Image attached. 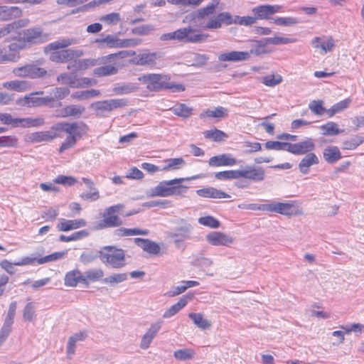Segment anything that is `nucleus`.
Returning <instances> with one entry per match:
<instances>
[{
    "instance_id": "13",
    "label": "nucleus",
    "mask_w": 364,
    "mask_h": 364,
    "mask_svg": "<svg viewBox=\"0 0 364 364\" xmlns=\"http://www.w3.org/2000/svg\"><path fill=\"white\" fill-rule=\"evenodd\" d=\"M206 241L213 246H230L234 242V238L230 235L218 231L209 232L205 236Z\"/></svg>"
},
{
    "instance_id": "36",
    "label": "nucleus",
    "mask_w": 364,
    "mask_h": 364,
    "mask_svg": "<svg viewBox=\"0 0 364 364\" xmlns=\"http://www.w3.org/2000/svg\"><path fill=\"white\" fill-rule=\"evenodd\" d=\"M218 5L219 0H212L206 6L198 9L196 18L203 19L213 15L215 14Z\"/></svg>"
},
{
    "instance_id": "10",
    "label": "nucleus",
    "mask_w": 364,
    "mask_h": 364,
    "mask_svg": "<svg viewBox=\"0 0 364 364\" xmlns=\"http://www.w3.org/2000/svg\"><path fill=\"white\" fill-rule=\"evenodd\" d=\"M0 120L5 124H11L13 127H33L44 124V119L42 117L14 118L8 113L0 114Z\"/></svg>"
},
{
    "instance_id": "51",
    "label": "nucleus",
    "mask_w": 364,
    "mask_h": 364,
    "mask_svg": "<svg viewBox=\"0 0 364 364\" xmlns=\"http://www.w3.org/2000/svg\"><path fill=\"white\" fill-rule=\"evenodd\" d=\"M36 318V306L33 302H28L23 310V318L24 321L30 322Z\"/></svg>"
},
{
    "instance_id": "59",
    "label": "nucleus",
    "mask_w": 364,
    "mask_h": 364,
    "mask_svg": "<svg viewBox=\"0 0 364 364\" xmlns=\"http://www.w3.org/2000/svg\"><path fill=\"white\" fill-rule=\"evenodd\" d=\"M104 276V272L101 269H92L87 270L85 272L83 277L85 278V282L86 280L97 281L99 280Z\"/></svg>"
},
{
    "instance_id": "33",
    "label": "nucleus",
    "mask_w": 364,
    "mask_h": 364,
    "mask_svg": "<svg viewBox=\"0 0 364 364\" xmlns=\"http://www.w3.org/2000/svg\"><path fill=\"white\" fill-rule=\"evenodd\" d=\"M139 85L134 82H127L122 85L117 84L113 87V92L117 95H128L139 90Z\"/></svg>"
},
{
    "instance_id": "8",
    "label": "nucleus",
    "mask_w": 364,
    "mask_h": 364,
    "mask_svg": "<svg viewBox=\"0 0 364 364\" xmlns=\"http://www.w3.org/2000/svg\"><path fill=\"white\" fill-rule=\"evenodd\" d=\"M12 73L17 77L31 79H43L50 76L47 70L41 68L39 63H30L16 68Z\"/></svg>"
},
{
    "instance_id": "45",
    "label": "nucleus",
    "mask_w": 364,
    "mask_h": 364,
    "mask_svg": "<svg viewBox=\"0 0 364 364\" xmlns=\"http://www.w3.org/2000/svg\"><path fill=\"white\" fill-rule=\"evenodd\" d=\"M363 143H364V136L356 135L351 139L343 141L342 143V149L346 150H354Z\"/></svg>"
},
{
    "instance_id": "25",
    "label": "nucleus",
    "mask_w": 364,
    "mask_h": 364,
    "mask_svg": "<svg viewBox=\"0 0 364 364\" xmlns=\"http://www.w3.org/2000/svg\"><path fill=\"white\" fill-rule=\"evenodd\" d=\"M10 53L9 54H0L1 63L15 62L19 59L18 51L23 48V43L14 42L9 46Z\"/></svg>"
},
{
    "instance_id": "44",
    "label": "nucleus",
    "mask_w": 364,
    "mask_h": 364,
    "mask_svg": "<svg viewBox=\"0 0 364 364\" xmlns=\"http://www.w3.org/2000/svg\"><path fill=\"white\" fill-rule=\"evenodd\" d=\"M351 100L348 98L333 105L330 109H326V113L331 117L336 114L341 112L348 108L350 104Z\"/></svg>"
},
{
    "instance_id": "17",
    "label": "nucleus",
    "mask_w": 364,
    "mask_h": 364,
    "mask_svg": "<svg viewBox=\"0 0 364 364\" xmlns=\"http://www.w3.org/2000/svg\"><path fill=\"white\" fill-rule=\"evenodd\" d=\"M162 321H157L151 325L146 333L141 337L139 347L142 350H146L149 348L152 341L157 335L161 328Z\"/></svg>"
},
{
    "instance_id": "48",
    "label": "nucleus",
    "mask_w": 364,
    "mask_h": 364,
    "mask_svg": "<svg viewBox=\"0 0 364 364\" xmlns=\"http://www.w3.org/2000/svg\"><path fill=\"white\" fill-rule=\"evenodd\" d=\"M195 351L191 348L179 349L173 353V357L181 361L192 360L195 357Z\"/></svg>"
},
{
    "instance_id": "30",
    "label": "nucleus",
    "mask_w": 364,
    "mask_h": 364,
    "mask_svg": "<svg viewBox=\"0 0 364 364\" xmlns=\"http://www.w3.org/2000/svg\"><path fill=\"white\" fill-rule=\"evenodd\" d=\"M267 43L264 38L261 40H253L250 41V50L247 51L249 58L252 55L259 56L268 53Z\"/></svg>"
},
{
    "instance_id": "43",
    "label": "nucleus",
    "mask_w": 364,
    "mask_h": 364,
    "mask_svg": "<svg viewBox=\"0 0 364 364\" xmlns=\"http://www.w3.org/2000/svg\"><path fill=\"white\" fill-rule=\"evenodd\" d=\"M188 316L194 324L201 329H207L211 326L210 322L204 318L203 315L200 313H190Z\"/></svg>"
},
{
    "instance_id": "61",
    "label": "nucleus",
    "mask_w": 364,
    "mask_h": 364,
    "mask_svg": "<svg viewBox=\"0 0 364 364\" xmlns=\"http://www.w3.org/2000/svg\"><path fill=\"white\" fill-rule=\"evenodd\" d=\"M204 135L205 138L212 139L215 141H220L223 140L224 137H227V134L225 132L217 129L206 131Z\"/></svg>"
},
{
    "instance_id": "23",
    "label": "nucleus",
    "mask_w": 364,
    "mask_h": 364,
    "mask_svg": "<svg viewBox=\"0 0 364 364\" xmlns=\"http://www.w3.org/2000/svg\"><path fill=\"white\" fill-rule=\"evenodd\" d=\"M85 111V107L80 105H67L58 110V117H73L75 118L80 117Z\"/></svg>"
},
{
    "instance_id": "29",
    "label": "nucleus",
    "mask_w": 364,
    "mask_h": 364,
    "mask_svg": "<svg viewBox=\"0 0 364 364\" xmlns=\"http://www.w3.org/2000/svg\"><path fill=\"white\" fill-rule=\"evenodd\" d=\"M192 299V296L183 295L182 296L178 301L172 305L163 314V317L165 318H171L181 311L188 302Z\"/></svg>"
},
{
    "instance_id": "34",
    "label": "nucleus",
    "mask_w": 364,
    "mask_h": 364,
    "mask_svg": "<svg viewBox=\"0 0 364 364\" xmlns=\"http://www.w3.org/2000/svg\"><path fill=\"white\" fill-rule=\"evenodd\" d=\"M81 282L85 283V278L82 275L80 271L75 269L68 272L65 277V285L68 287H75L77 283Z\"/></svg>"
},
{
    "instance_id": "4",
    "label": "nucleus",
    "mask_w": 364,
    "mask_h": 364,
    "mask_svg": "<svg viewBox=\"0 0 364 364\" xmlns=\"http://www.w3.org/2000/svg\"><path fill=\"white\" fill-rule=\"evenodd\" d=\"M171 223L174 227L168 232V237L173 240L176 247H179L182 242L191 238L193 227L186 219L181 218L173 219Z\"/></svg>"
},
{
    "instance_id": "31",
    "label": "nucleus",
    "mask_w": 364,
    "mask_h": 364,
    "mask_svg": "<svg viewBox=\"0 0 364 364\" xmlns=\"http://www.w3.org/2000/svg\"><path fill=\"white\" fill-rule=\"evenodd\" d=\"M323 156L328 164H335L342 158L341 153L336 146H328L323 149Z\"/></svg>"
},
{
    "instance_id": "58",
    "label": "nucleus",
    "mask_w": 364,
    "mask_h": 364,
    "mask_svg": "<svg viewBox=\"0 0 364 364\" xmlns=\"http://www.w3.org/2000/svg\"><path fill=\"white\" fill-rule=\"evenodd\" d=\"M94 65V61L91 59H82L75 60L72 66L68 65V68L70 69L73 68L75 70H85L89 67Z\"/></svg>"
},
{
    "instance_id": "22",
    "label": "nucleus",
    "mask_w": 364,
    "mask_h": 364,
    "mask_svg": "<svg viewBox=\"0 0 364 364\" xmlns=\"http://www.w3.org/2000/svg\"><path fill=\"white\" fill-rule=\"evenodd\" d=\"M21 15L22 10L18 6H0V21H11Z\"/></svg>"
},
{
    "instance_id": "28",
    "label": "nucleus",
    "mask_w": 364,
    "mask_h": 364,
    "mask_svg": "<svg viewBox=\"0 0 364 364\" xmlns=\"http://www.w3.org/2000/svg\"><path fill=\"white\" fill-rule=\"evenodd\" d=\"M86 336L85 333L78 332L69 337L66 347V354L69 359H71L75 353L76 343L84 341Z\"/></svg>"
},
{
    "instance_id": "14",
    "label": "nucleus",
    "mask_w": 364,
    "mask_h": 364,
    "mask_svg": "<svg viewBox=\"0 0 364 364\" xmlns=\"http://www.w3.org/2000/svg\"><path fill=\"white\" fill-rule=\"evenodd\" d=\"M282 6L280 5H259L254 7L252 12L257 19H269L270 16L276 13L282 12Z\"/></svg>"
},
{
    "instance_id": "53",
    "label": "nucleus",
    "mask_w": 364,
    "mask_h": 364,
    "mask_svg": "<svg viewBox=\"0 0 364 364\" xmlns=\"http://www.w3.org/2000/svg\"><path fill=\"white\" fill-rule=\"evenodd\" d=\"M89 235L88 232L85 230H80L74 232L70 236H65L64 235H61L59 237V240L60 242H70V241H76L81 240L87 237Z\"/></svg>"
},
{
    "instance_id": "57",
    "label": "nucleus",
    "mask_w": 364,
    "mask_h": 364,
    "mask_svg": "<svg viewBox=\"0 0 364 364\" xmlns=\"http://www.w3.org/2000/svg\"><path fill=\"white\" fill-rule=\"evenodd\" d=\"M267 43V45H280V44H288L296 42V38H286V37H280V36H274L271 38H264Z\"/></svg>"
},
{
    "instance_id": "15",
    "label": "nucleus",
    "mask_w": 364,
    "mask_h": 364,
    "mask_svg": "<svg viewBox=\"0 0 364 364\" xmlns=\"http://www.w3.org/2000/svg\"><path fill=\"white\" fill-rule=\"evenodd\" d=\"M316 147L315 142L311 138H306L305 140L299 141L298 143L291 144L289 143V151L291 154L294 155H304L314 150Z\"/></svg>"
},
{
    "instance_id": "11",
    "label": "nucleus",
    "mask_w": 364,
    "mask_h": 364,
    "mask_svg": "<svg viewBox=\"0 0 364 364\" xmlns=\"http://www.w3.org/2000/svg\"><path fill=\"white\" fill-rule=\"evenodd\" d=\"M43 93L41 92H35L31 93L24 96L23 97L19 98L16 101V104L20 106L32 107H41L43 105H48L51 102H54L53 97H36L37 94Z\"/></svg>"
},
{
    "instance_id": "27",
    "label": "nucleus",
    "mask_w": 364,
    "mask_h": 364,
    "mask_svg": "<svg viewBox=\"0 0 364 364\" xmlns=\"http://www.w3.org/2000/svg\"><path fill=\"white\" fill-rule=\"evenodd\" d=\"M220 61L239 62L249 59V54L247 51H231L221 53L218 56Z\"/></svg>"
},
{
    "instance_id": "41",
    "label": "nucleus",
    "mask_w": 364,
    "mask_h": 364,
    "mask_svg": "<svg viewBox=\"0 0 364 364\" xmlns=\"http://www.w3.org/2000/svg\"><path fill=\"white\" fill-rule=\"evenodd\" d=\"M100 95V92L98 90H82V91H77L75 92H73L71 95V97L73 99L78 100H85L90 98H93L95 97H98Z\"/></svg>"
},
{
    "instance_id": "46",
    "label": "nucleus",
    "mask_w": 364,
    "mask_h": 364,
    "mask_svg": "<svg viewBox=\"0 0 364 364\" xmlns=\"http://www.w3.org/2000/svg\"><path fill=\"white\" fill-rule=\"evenodd\" d=\"M282 81V76L277 73L270 74L261 78L262 83L269 87H274L279 85Z\"/></svg>"
},
{
    "instance_id": "18",
    "label": "nucleus",
    "mask_w": 364,
    "mask_h": 364,
    "mask_svg": "<svg viewBox=\"0 0 364 364\" xmlns=\"http://www.w3.org/2000/svg\"><path fill=\"white\" fill-rule=\"evenodd\" d=\"M161 58V53H142L136 55L133 62L137 65L154 67L156 65V60Z\"/></svg>"
},
{
    "instance_id": "21",
    "label": "nucleus",
    "mask_w": 364,
    "mask_h": 364,
    "mask_svg": "<svg viewBox=\"0 0 364 364\" xmlns=\"http://www.w3.org/2000/svg\"><path fill=\"white\" fill-rule=\"evenodd\" d=\"M311 45L316 49L321 48L324 53L331 51L335 47L334 40L331 36L315 37L311 40Z\"/></svg>"
},
{
    "instance_id": "39",
    "label": "nucleus",
    "mask_w": 364,
    "mask_h": 364,
    "mask_svg": "<svg viewBox=\"0 0 364 364\" xmlns=\"http://www.w3.org/2000/svg\"><path fill=\"white\" fill-rule=\"evenodd\" d=\"M3 87L17 92H23L29 87V83L26 80H16L4 82Z\"/></svg>"
},
{
    "instance_id": "64",
    "label": "nucleus",
    "mask_w": 364,
    "mask_h": 364,
    "mask_svg": "<svg viewBox=\"0 0 364 364\" xmlns=\"http://www.w3.org/2000/svg\"><path fill=\"white\" fill-rule=\"evenodd\" d=\"M120 20L119 14L115 12L106 14L100 18L101 21L108 25H116Z\"/></svg>"
},
{
    "instance_id": "47",
    "label": "nucleus",
    "mask_w": 364,
    "mask_h": 364,
    "mask_svg": "<svg viewBox=\"0 0 364 364\" xmlns=\"http://www.w3.org/2000/svg\"><path fill=\"white\" fill-rule=\"evenodd\" d=\"M170 110L176 115L183 118L189 117L193 111V108L188 107L185 104H178L171 107Z\"/></svg>"
},
{
    "instance_id": "63",
    "label": "nucleus",
    "mask_w": 364,
    "mask_h": 364,
    "mask_svg": "<svg viewBox=\"0 0 364 364\" xmlns=\"http://www.w3.org/2000/svg\"><path fill=\"white\" fill-rule=\"evenodd\" d=\"M66 255V252H56L51 255L45 256L42 258L38 259L37 262L38 264H43L52 261L58 260L63 259Z\"/></svg>"
},
{
    "instance_id": "38",
    "label": "nucleus",
    "mask_w": 364,
    "mask_h": 364,
    "mask_svg": "<svg viewBox=\"0 0 364 364\" xmlns=\"http://www.w3.org/2000/svg\"><path fill=\"white\" fill-rule=\"evenodd\" d=\"M228 116V109L223 107H217L213 109H206L200 114V118H224Z\"/></svg>"
},
{
    "instance_id": "54",
    "label": "nucleus",
    "mask_w": 364,
    "mask_h": 364,
    "mask_svg": "<svg viewBox=\"0 0 364 364\" xmlns=\"http://www.w3.org/2000/svg\"><path fill=\"white\" fill-rule=\"evenodd\" d=\"M61 51L64 62L75 60L83 55V52L78 49H64Z\"/></svg>"
},
{
    "instance_id": "24",
    "label": "nucleus",
    "mask_w": 364,
    "mask_h": 364,
    "mask_svg": "<svg viewBox=\"0 0 364 364\" xmlns=\"http://www.w3.org/2000/svg\"><path fill=\"white\" fill-rule=\"evenodd\" d=\"M87 223L84 219L77 220H65L62 219L61 221L57 225V228L59 231L68 232L75 229L85 227Z\"/></svg>"
},
{
    "instance_id": "12",
    "label": "nucleus",
    "mask_w": 364,
    "mask_h": 364,
    "mask_svg": "<svg viewBox=\"0 0 364 364\" xmlns=\"http://www.w3.org/2000/svg\"><path fill=\"white\" fill-rule=\"evenodd\" d=\"M268 212H274L286 216L300 214V211L296 208L293 202H272L269 203Z\"/></svg>"
},
{
    "instance_id": "40",
    "label": "nucleus",
    "mask_w": 364,
    "mask_h": 364,
    "mask_svg": "<svg viewBox=\"0 0 364 364\" xmlns=\"http://www.w3.org/2000/svg\"><path fill=\"white\" fill-rule=\"evenodd\" d=\"M320 129L321 134L326 136H335L344 132V130L340 129L338 124L333 122H328L323 124Z\"/></svg>"
},
{
    "instance_id": "2",
    "label": "nucleus",
    "mask_w": 364,
    "mask_h": 364,
    "mask_svg": "<svg viewBox=\"0 0 364 364\" xmlns=\"http://www.w3.org/2000/svg\"><path fill=\"white\" fill-rule=\"evenodd\" d=\"M169 77L166 75L149 73L138 77V80L146 85V89L151 92H158L161 90H171L173 92L185 90L182 84L168 82Z\"/></svg>"
},
{
    "instance_id": "9",
    "label": "nucleus",
    "mask_w": 364,
    "mask_h": 364,
    "mask_svg": "<svg viewBox=\"0 0 364 364\" xmlns=\"http://www.w3.org/2000/svg\"><path fill=\"white\" fill-rule=\"evenodd\" d=\"M124 208L122 204H117L106 208L102 214L103 220L97 225V228L102 230L107 228L119 227L123 224L122 219L114 213Z\"/></svg>"
},
{
    "instance_id": "6",
    "label": "nucleus",
    "mask_w": 364,
    "mask_h": 364,
    "mask_svg": "<svg viewBox=\"0 0 364 364\" xmlns=\"http://www.w3.org/2000/svg\"><path fill=\"white\" fill-rule=\"evenodd\" d=\"M231 25L232 23L244 26V16H232L229 12H221L212 16L205 23H200L203 29H218L222 24Z\"/></svg>"
},
{
    "instance_id": "5",
    "label": "nucleus",
    "mask_w": 364,
    "mask_h": 364,
    "mask_svg": "<svg viewBox=\"0 0 364 364\" xmlns=\"http://www.w3.org/2000/svg\"><path fill=\"white\" fill-rule=\"evenodd\" d=\"M100 259L104 264L114 269L122 268L126 264L124 251L114 246L102 247L100 250Z\"/></svg>"
},
{
    "instance_id": "49",
    "label": "nucleus",
    "mask_w": 364,
    "mask_h": 364,
    "mask_svg": "<svg viewBox=\"0 0 364 364\" xmlns=\"http://www.w3.org/2000/svg\"><path fill=\"white\" fill-rule=\"evenodd\" d=\"M95 42L105 43L109 48H120V39L113 35H107L104 38H97Z\"/></svg>"
},
{
    "instance_id": "60",
    "label": "nucleus",
    "mask_w": 364,
    "mask_h": 364,
    "mask_svg": "<svg viewBox=\"0 0 364 364\" xmlns=\"http://www.w3.org/2000/svg\"><path fill=\"white\" fill-rule=\"evenodd\" d=\"M127 279V274L126 273H118L113 274L109 277H105L103 282L107 284H114L124 282Z\"/></svg>"
},
{
    "instance_id": "7",
    "label": "nucleus",
    "mask_w": 364,
    "mask_h": 364,
    "mask_svg": "<svg viewBox=\"0 0 364 364\" xmlns=\"http://www.w3.org/2000/svg\"><path fill=\"white\" fill-rule=\"evenodd\" d=\"M127 103L125 99H110L93 102L90 108L97 117H105L114 109L127 106Z\"/></svg>"
},
{
    "instance_id": "42",
    "label": "nucleus",
    "mask_w": 364,
    "mask_h": 364,
    "mask_svg": "<svg viewBox=\"0 0 364 364\" xmlns=\"http://www.w3.org/2000/svg\"><path fill=\"white\" fill-rule=\"evenodd\" d=\"M166 166L161 168V171H167L171 170H177L186 164L183 158H171L164 161Z\"/></svg>"
},
{
    "instance_id": "26",
    "label": "nucleus",
    "mask_w": 364,
    "mask_h": 364,
    "mask_svg": "<svg viewBox=\"0 0 364 364\" xmlns=\"http://www.w3.org/2000/svg\"><path fill=\"white\" fill-rule=\"evenodd\" d=\"M318 164V157L314 153H309L300 161L299 170L301 173L306 174L309 172L311 166Z\"/></svg>"
},
{
    "instance_id": "32",
    "label": "nucleus",
    "mask_w": 364,
    "mask_h": 364,
    "mask_svg": "<svg viewBox=\"0 0 364 364\" xmlns=\"http://www.w3.org/2000/svg\"><path fill=\"white\" fill-rule=\"evenodd\" d=\"M57 135L54 132L50 131L36 132L28 135V141L33 143H38L42 141H50L56 138Z\"/></svg>"
},
{
    "instance_id": "50",
    "label": "nucleus",
    "mask_w": 364,
    "mask_h": 364,
    "mask_svg": "<svg viewBox=\"0 0 364 364\" xmlns=\"http://www.w3.org/2000/svg\"><path fill=\"white\" fill-rule=\"evenodd\" d=\"M100 250L83 252L80 257V261L84 264H87L94 262L96 259L100 258Z\"/></svg>"
},
{
    "instance_id": "20",
    "label": "nucleus",
    "mask_w": 364,
    "mask_h": 364,
    "mask_svg": "<svg viewBox=\"0 0 364 364\" xmlns=\"http://www.w3.org/2000/svg\"><path fill=\"white\" fill-rule=\"evenodd\" d=\"M243 178L253 181L255 182H260L264 179V170L262 167H256L255 166H247L242 170Z\"/></svg>"
},
{
    "instance_id": "19",
    "label": "nucleus",
    "mask_w": 364,
    "mask_h": 364,
    "mask_svg": "<svg viewBox=\"0 0 364 364\" xmlns=\"http://www.w3.org/2000/svg\"><path fill=\"white\" fill-rule=\"evenodd\" d=\"M237 160L230 154H223L211 157L208 161L210 166H232L236 165Z\"/></svg>"
},
{
    "instance_id": "35",
    "label": "nucleus",
    "mask_w": 364,
    "mask_h": 364,
    "mask_svg": "<svg viewBox=\"0 0 364 364\" xmlns=\"http://www.w3.org/2000/svg\"><path fill=\"white\" fill-rule=\"evenodd\" d=\"M77 42L76 38H64L49 43L46 49L49 50H56L68 48L70 46L76 44Z\"/></svg>"
},
{
    "instance_id": "55",
    "label": "nucleus",
    "mask_w": 364,
    "mask_h": 364,
    "mask_svg": "<svg viewBox=\"0 0 364 364\" xmlns=\"http://www.w3.org/2000/svg\"><path fill=\"white\" fill-rule=\"evenodd\" d=\"M289 142H282L278 141H268L264 144L267 149H274L277 151L284 150L287 151H289Z\"/></svg>"
},
{
    "instance_id": "52",
    "label": "nucleus",
    "mask_w": 364,
    "mask_h": 364,
    "mask_svg": "<svg viewBox=\"0 0 364 364\" xmlns=\"http://www.w3.org/2000/svg\"><path fill=\"white\" fill-rule=\"evenodd\" d=\"M118 69L112 65H107L97 68L94 70V73L97 76H107L114 75L117 73Z\"/></svg>"
},
{
    "instance_id": "3",
    "label": "nucleus",
    "mask_w": 364,
    "mask_h": 364,
    "mask_svg": "<svg viewBox=\"0 0 364 364\" xmlns=\"http://www.w3.org/2000/svg\"><path fill=\"white\" fill-rule=\"evenodd\" d=\"M208 37V35L197 31L191 26H188L177 29L173 32L164 33L160 36L159 39L163 41H177L179 42L198 43L205 41Z\"/></svg>"
},
{
    "instance_id": "1",
    "label": "nucleus",
    "mask_w": 364,
    "mask_h": 364,
    "mask_svg": "<svg viewBox=\"0 0 364 364\" xmlns=\"http://www.w3.org/2000/svg\"><path fill=\"white\" fill-rule=\"evenodd\" d=\"M201 178L200 176H194L188 178H178L169 181H163L154 188L146 192V196L153 197H168L171 196H181L188 189V186L181 185L185 181H191Z\"/></svg>"
},
{
    "instance_id": "37",
    "label": "nucleus",
    "mask_w": 364,
    "mask_h": 364,
    "mask_svg": "<svg viewBox=\"0 0 364 364\" xmlns=\"http://www.w3.org/2000/svg\"><path fill=\"white\" fill-rule=\"evenodd\" d=\"M41 34L42 30L39 27L28 28L23 31V38L28 43H37Z\"/></svg>"
},
{
    "instance_id": "16",
    "label": "nucleus",
    "mask_w": 364,
    "mask_h": 364,
    "mask_svg": "<svg viewBox=\"0 0 364 364\" xmlns=\"http://www.w3.org/2000/svg\"><path fill=\"white\" fill-rule=\"evenodd\" d=\"M134 243L140 247L144 252L153 255H163L166 254V248L161 249L160 245L149 239L136 237Z\"/></svg>"
},
{
    "instance_id": "56",
    "label": "nucleus",
    "mask_w": 364,
    "mask_h": 364,
    "mask_svg": "<svg viewBox=\"0 0 364 364\" xmlns=\"http://www.w3.org/2000/svg\"><path fill=\"white\" fill-rule=\"evenodd\" d=\"M198 221L202 225L214 229L219 228L220 225L219 220L210 215L200 217Z\"/></svg>"
},
{
    "instance_id": "62",
    "label": "nucleus",
    "mask_w": 364,
    "mask_h": 364,
    "mask_svg": "<svg viewBox=\"0 0 364 364\" xmlns=\"http://www.w3.org/2000/svg\"><path fill=\"white\" fill-rule=\"evenodd\" d=\"M272 19L274 23L278 26H291L299 23L298 19L294 17H277Z\"/></svg>"
}]
</instances>
